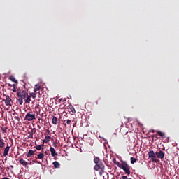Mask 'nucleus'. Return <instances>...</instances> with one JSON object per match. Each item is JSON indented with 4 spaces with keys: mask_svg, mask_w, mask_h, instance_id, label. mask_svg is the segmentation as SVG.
<instances>
[{
    "mask_svg": "<svg viewBox=\"0 0 179 179\" xmlns=\"http://www.w3.org/2000/svg\"><path fill=\"white\" fill-rule=\"evenodd\" d=\"M28 94L29 93H27V92L24 90H20V89L17 90V96L18 97L17 100L20 106H22L23 104V100L26 99Z\"/></svg>",
    "mask_w": 179,
    "mask_h": 179,
    "instance_id": "1",
    "label": "nucleus"
},
{
    "mask_svg": "<svg viewBox=\"0 0 179 179\" xmlns=\"http://www.w3.org/2000/svg\"><path fill=\"white\" fill-rule=\"evenodd\" d=\"M104 169H105V166H104V164H103V162L96 164L94 166V170H95V171H99L100 176H103V174H104Z\"/></svg>",
    "mask_w": 179,
    "mask_h": 179,
    "instance_id": "2",
    "label": "nucleus"
},
{
    "mask_svg": "<svg viewBox=\"0 0 179 179\" xmlns=\"http://www.w3.org/2000/svg\"><path fill=\"white\" fill-rule=\"evenodd\" d=\"M122 170H124L125 174L129 176L131 174V166L127 164V162H122V165L121 166Z\"/></svg>",
    "mask_w": 179,
    "mask_h": 179,
    "instance_id": "3",
    "label": "nucleus"
},
{
    "mask_svg": "<svg viewBox=\"0 0 179 179\" xmlns=\"http://www.w3.org/2000/svg\"><path fill=\"white\" fill-rule=\"evenodd\" d=\"M24 120L26 121H33V120H36V114L28 112L25 115Z\"/></svg>",
    "mask_w": 179,
    "mask_h": 179,
    "instance_id": "4",
    "label": "nucleus"
},
{
    "mask_svg": "<svg viewBox=\"0 0 179 179\" xmlns=\"http://www.w3.org/2000/svg\"><path fill=\"white\" fill-rule=\"evenodd\" d=\"M148 157L149 159H151L152 162H154L156 163L157 162V159H156V154H155V151L150 150L148 152Z\"/></svg>",
    "mask_w": 179,
    "mask_h": 179,
    "instance_id": "5",
    "label": "nucleus"
},
{
    "mask_svg": "<svg viewBox=\"0 0 179 179\" xmlns=\"http://www.w3.org/2000/svg\"><path fill=\"white\" fill-rule=\"evenodd\" d=\"M3 101H5L6 106H9L11 107L12 104L10 103V101H12V99H10V96L9 95L6 96V100L3 99Z\"/></svg>",
    "mask_w": 179,
    "mask_h": 179,
    "instance_id": "6",
    "label": "nucleus"
},
{
    "mask_svg": "<svg viewBox=\"0 0 179 179\" xmlns=\"http://www.w3.org/2000/svg\"><path fill=\"white\" fill-rule=\"evenodd\" d=\"M157 159H164V152L162 150L155 152Z\"/></svg>",
    "mask_w": 179,
    "mask_h": 179,
    "instance_id": "7",
    "label": "nucleus"
},
{
    "mask_svg": "<svg viewBox=\"0 0 179 179\" xmlns=\"http://www.w3.org/2000/svg\"><path fill=\"white\" fill-rule=\"evenodd\" d=\"M19 162H20V164L24 166V167L27 168V165L29 164V162H26V160L23 159V158H20Z\"/></svg>",
    "mask_w": 179,
    "mask_h": 179,
    "instance_id": "8",
    "label": "nucleus"
},
{
    "mask_svg": "<svg viewBox=\"0 0 179 179\" xmlns=\"http://www.w3.org/2000/svg\"><path fill=\"white\" fill-rule=\"evenodd\" d=\"M10 149V147H9V145H7V146L4 149V152H3V155L4 157L8 156V154L9 153Z\"/></svg>",
    "mask_w": 179,
    "mask_h": 179,
    "instance_id": "9",
    "label": "nucleus"
},
{
    "mask_svg": "<svg viewBox=\"0 0 179 179\" xmlns=\"http://www.w3.org/2000/svg\"><path fill=\"white\" fill-rule=\"evenodd\" d=\"M50 153L52 157H55V156H58V153H57V151H55V149L52 147H50Z\"/></svg>",
    "mask_w": 179,
    "mask_h": 179,
    "instance_id": "10",
    "label": "nucleus"
},
{
    "mask_svg": "<svg viewBox=\"0 0 179 179\" xmlns=\"http://www.w3.org/2000/svg\"><path fill=\"white\" fill-rule=\"evenodd\" d=\"M69 108L70 111L72 113L71 115H73V114L76 113V110H75V108L73 107V106H72V104L69 105Z\"/></svg>",
    "mask_w": 179,
    "mask_h": 179,
    "instance_id": "11",
    "label": "nucleus"
},
{
    "mask_svg": "<svg viewBox=\"0 0 179 179\" xmlns=\"http://www.w3.org/2000/svg\"><path fill=\"white\" fill-rule=\"evenodd\" d=\"M45 139L43 140V143H48V141H50V139H51V136H48L47 133H45Z\"/></svg>",
    "mask_w": 179,
    "mask_h": 179,
    "instance_id": "12",
    "label": "nucleus"
},
{
    "mask_svg": "<svg viewBox=\"0 0 179 179\" xmlns=\"http://www.w3.org/2000/svg\"><path fill=\"white\" fill-rule=\"evenodd\" d=\"M31 96L28 94L24 100L25 103L30 104V101H31Z\"/></svg>",
    "mask_w": 179,
    "mask_h": 179,
    "instance_id": "13",
    "label": "nucleus"
},
{
    "mask_svg": "<svg viewBox=\"0 0 179 179\" xmlns=\"http://www.w3.org/2000/svg\"><path fill=\"white\" fill-rule=\"evenodd\" d=\"M40 89H41V87L40 86V85L37 84L35 85V87H34V92L35 93H37V92H38V90H40Z\"/></svg>",
    "mask_w": 179,
    "mask_h": 179,
    "instance_id": "14",
    "label": "nucleus"
},
{
    "mask_svg": "<svg viewBox=\"0 0 179 179\" xmlns=\"http://www.w3.org/2000/svg\"><path fill=\"white\" fill-rule=\"evenodd\" d=\"M157 135H159L160 137L163 138V139H164V138H166V134H164V132H162L160 131H157Z\"/></svg>",
    "mask_w": 179,
    "mask_h": 179,
    "instance_id": "15",
    "label": "nucleus"
},
{
    "mask_svg": "<svg viewBox=\"0 0 179 179\" xmlns=\"http://www.w3.org/2000/svg\"><path fill=\"white\" fill-rule=\"evenodd\" d=\"M33 155H34V151L33 150H29L27 154V157H31Z\"/></svg>",
    "mask_w": 179,
    "mask_h": 179,
    "instance_id": "16",
    "label": "nucleus"
},
{
    "mask_svg": "<svg viewBox=\"0 0 179 179\" xmlns=\"http://www.w3.org/2000/svg\"><path fill=\"white\" fill-rule=\"evenodd\" d=\"M9 80H11V82H14V83H18L17 80H16L14 76H10Z\"/></svg>",
    "mask_w": 179,
    "mask_h": 179,
    "instance_id": "17",
    "label": "nucleus"
},
{
    "mask_svg": "<svg viewBox=\"0 0 179 179\" xmlns=\"http://www.w3.org/2000/svg\"><path fill=\"white\" fill-rule=\"evenodd\" d=\"M57 121H58V119L57 118V117L53 116L52 119V124H53V125H57Z\"/></svg>",
    "mask_w": 179,
    "mask_h": 179,
    "instance_id": "18",
    "label": "nucleus"
},
{
    "mask_svg": "<svg viewBox=\"0 0 179 179\" xmlns=\"http://www.w3.org/2000/svg\"><path fill=\"white\" fill-rule=\"evenodd\" d=\"M52 164H53L55 169H59V166H61V164H59L58 163V162H57V161H55V162L52 163Z\"/></svg>",
    "mask_w": 179,
    "mask_h": 179,
    "instance_id": "19",
    "label": "nucleus"
},
{
    "mask_svg": "<svg viewBox=\"0 0 179 179\" xmlns=\"http://www.w3.org/2000/svg\"><path fill=\"white\" fill-rule=\"evenodd\" d=\"M94 163L99 164V163H102V162L101 161H100V158L96 157L94 159Z\"/></svg>",
    "mask_w": 179,
    "mask_h": 179,
    "instance_id": "20",
    "label": "nucleus"
},
{
    "mask_svg": "<svg viewBox=\"0 0 179 179\" xmlns=\"http://www.w3.org/2000/svg\"><path fill=\"white\" fill-rule=\"evenodd\" d=\"M36 158L40 159H44V154L43 153L38 154Z\"/></svg>",
    "mask_w": 179,
    "mask_h": 179,
    "instance_id": "21",
    "label": "nucleus"
},
{
    "mask_svg": "<svg viewBox=\"0 0 179 179\" xmlns=\"http://www.w3.org/2000/svg\"><path fill=\"white\" fill-rule=\"evenodd\" d=\"M130 160H131V164H134V163H136V159H135L134 157H131Z\"/></svg>",
    "mask_w": 179,
    "mask_h": 179,
    "instance_id": "22",
    "label": "nucleus"
},
{
    "mask_svg": "<svg viewBox=\"0 0 179 179\" xmlns=\"http://www.w3.org/2000/svg\"><path fill=\"white\" fill-rule=\"evenodd\" d=\"M115 164H116V166H117V167H119L120 169H121L122 166V163H120L119 162H114Z\"/></svg>",
    "mask_w": 179,
    "mask_h": 179,
    "instance_id": "23",
    "label": "nucleus"
},
{
    "mask_svg": "<svg viewBox=\"0 0 179 179\" xmlns=\"http://www.w3.org/2000/svg\"><path fill=\"white\" fill-rule=\"evenodd\" d=\"M12 86H13V92H14V93H17V90H16V85H15V84H13L12 85Z\"/></svg>",
    "mask_w": 179,
    "mask_h": 179,
    "instance_id": "24",
    "label": "nucleus"
},
{
    "mask_svg": "<svg viewBox=\"0 0 179 179\" xmlns=\"http://www.w3.org/2000/svg\"><path fill=\"white\" fill-rule=\"evenodd\" d=\"M5 146V142L0 139V148H3Z\"/></svg>",
    "mask_w": 179,
    "mask_h": 179,
    "instance_id": "25",
    "label": "nucleus"
},
{
    "mask_svg": "<svg viewBox=\"0 0 179 179\" xmlns=\"http://www.w3.org/2000/svg\"><path fill=\"white\" fill-rule=\"evenodd\" d=\"M1 129L3 134H6V127H1Z\"/></svg>",
    "mask_w": 179,
    "mask_h": 179,
    "instance_id": "26",
    "label": "nucleus"
},
{
    "mask_svg": "<svg viewBox=\"0 0 179 179\" xmlns=\"http://www.w3.org/2000/svg\"><path fill=\"white\" fill-rule=\"evenodd\" d=\"M29 96H31L33 99H36V92H32Z\"/></svg>",
    "mask_w": 179,
    "mask_h": 179,
    "instance_id": "27",
    "label": "nucleus"
},
{
    "mask_svg": "<svg viewBox=\"0 0 179 179\" xmlns=\"http://www.w3.org/2000/svg\"><path fill=\"white\" fill-rule=\"evenodd\" d=\"M34 163H36L37 164H41V162L37 161V157L36 158V159L33 160Z\"/></svg>",
    "mask_w": 179,
    "mask_h": 179,
    "instance_id": "28",
    "label": "nucleus"
},
{
    "mask_svg": "<svg viewBox=\"0 0 179 179\" xmlns=\"http://www.w3.org/2000/svg\"><path fill=\"white\" fill-rule=\"evenodd\" d=\"M36 150H40L41 149V145H38L36 147Z\"/></svg>",
    "mask_w": 179,
    "mask_h": 179,
    "instance_id": "29",
    "label": "nucleus"
},
{
    "mask_svg": "<svg viewBox=\"0 0 179 179\" xmlns=\"http://www.w3.org/2000/svg\"><path fill=\"white\" fill-rule=\"evenodd\" d=\"M71 122V120H66L67 125H70Z\"/></svg>",
    "mask_w": 179,
    "mask_h": 179,
    "instance_id": "30",
    "label": "nucleus"
},
{
    "mask_svg": "<svg viewBox=\"0 0 179 179\" xmlns=\"http://www.w3.org/2000/svg\"><path fill=\"white\" fill-rule=\"evenodd\" d=\"M28 138L33 139V134H30Z\"/></svg>",
    "mask_w": 179,
    "mask_h": 179,
    "instance_id": "31",
    "label": "nucleus"
},
{
    "mask_svg": "<svg viewBox=\"0 0 179 179\" xmlns=\"http://www.w3.org/2000/svg\"><path fill=\"white\" fill-rule=\"evenodd\" d=\"M53 146L54 148H57V141L53 142Z\"/></svg>",
    "mask_w": 179,
    "mask_h": 179,
    "instance_id": "32",
    "label": "nucleus"
},
{
    "mask_svg": "<svg viewBox=\"0 0 179 179\" xmlns=\"http://www.w3.org/2000/svg\"><path fill=\"white\" fill-rule=\"evenodd\" d=\"M47 133H48V134H51V131H50V129H48V130H47Z\"/></svg>",
    "mask_w": 179,
    "mask_h": 179,
    "instance_id": "33",
    "label": "nucleus"
},
{
    "mask_svg": "<svg viewBox=\"0 0 179 179\" xmlns=\"http://www.w3.org/2000/svg\"><path fill=\"white\" fill-rule=\"evenodd\" d=\"M45 155H50V152L45 151Z\"/></svg>",
    "mask_w": 179,
    "mask_h": 179,
    "instance_id": "34",
    "label": "nucleus"
},
{
    "mask_svg": "<svg viewBox=\"0 0 179 179\" xmlns=\"http://www.w3.org/2000/svg\"><path fill=\"white\" fill-rule=\"evenodd\" d=\"M15 120H19V117L15 116Z\"/></svg>",
    "mask_w": 179,
    "mask_h": 179,
    "instance_id": "35",
    "label": "nucleus"
},
{
    "mask_svg": "<svg viewBox=\"0 0 179 179\" xmlns=\"http://www.w3.org/2000/svg\"><path fill=\"white\" fill-rule=\"evenodd\" d=\"M38 128L39 129H41V127L40 125H38Z\"/></svg>",
    "mask_w": 179,
    "mask_h": 179,
    "instance_id": "36",
    "label": "nucleus"
},
{
    "mask_svg": "<svg viewBox=\"0 0 179 179\" xmlns=\"http://www.w3.org/2000/svg\"><path fill=\"white\" fill-rule=\"evenodd\" d=\"M30 134H32V135H33V134H34V131L31 130V132Z\"/></svg>",
    "mask_w": 179,
    "mask_h": 179,
    "instance_id": "37",
    "label": "nucleus"
},
{
    "mask_svg": "<svg viewBox=\"0 0 179 179\" xmlns=\"http://www.w3.org/2000/svg\"><path fill=\"white\" fill-rule=\"evenodd\" d=\"M3 179H9V178L5 177V178H3Z\"/></svg>",
    "mask_w": 179,
    "mask_h": 179,
    "instance_id": "38",
    "label": "nucleus"
},
{
    "mask_svg": "<svg viewBox=\"0 0 179 179\" xmlns=\"http://www.w3.org/2000/svg\"><path fill=\"white\" fill-rule=\"evenodd\" d=\"M10 169H13V166L12 165L10 166Z\"/></svg>",
    "mask_w": 179,
    "mask_h": 179,
    "instance_id": "39",
    "label": "nucleus"
},
{
    "mask_svg": "<svg viewBox=\"0 0 179 179\" xmlns=\"http://www.w3.org/2000/svg\"><path fill=\"white\" fill-rule=\"evenodd\" d=\"M62 100V99H59V101H61Z\"/></svg>",
    "mask_w": 179,
    "mask_h": 179,
    "instance_id": "40",
    "label": "nucleus"
},
{
    "mask_svg": "<svg viewBox=\"0 0 179 179\" xmlns=\"http://www.w3.org/2000/svg\"><path fill=\"white\" fill-rule=\"evenodd\" d=\"M152 132H155V130H152Z\"/></svg>",
    "mask_w": 179,
    "mask_h": 179,
    "instance_id": "41",
    "label": "nucleus"
},
{
    "mask_svg": "<svg viewBox=\"0 0 179 179\" xmlns=\"http://www.w3.org/2000/svg\"><path fill=\"white\" fill-rule=\"evenodd\" d=\"M8 170H9V168H7Z\"/></svg>",
    "mask_w": 179,
    "mask_h": 179,
    "instance_id": "42",
    "label": "nucleus"
},
{
    "mask_svg": "<svg viewBox=\"0 0 179 179\" xmlns=\"http://www.w3.org/2000/svg\"><path fill=\"white\" fill-rule=\"evenodd\" d=\"M38 120H40V117H38Z\"/></svg>",
    "mask_w": 179,
    "mask_h": 179,
    "instance_id": "43",
    "label": "nucleus"
}]
</instances>
